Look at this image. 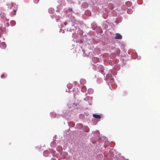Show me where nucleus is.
<instances>
[{
    "instance_id": "5",
    "label": "nucleus",
    "mask_w": 160,
    "mask_h": 160,
    "mask_svg": "<svg viewBox=\"0 0 160 160\" xmlns=\"http://www.w3.org/2000/svg\"><path fill=\"white\" fill-rule=\"evenodd\" d=\"M48 12L50 13H51V17L52 18H56V15L54 14V9L52 8H50L48 9Z\"/></svg>"
},
{
    "instance_id": "25",
    "label": "nucleus",
    "mask_w": 160,
    "mask_h": 160,
    "mask_svg": "<svg viewBox=\"0 0 160 160\" xmlns=\"http://www.w3.org/2000/svg\"><path fill=\"white\" fill-rule=\"evenodd\" d=\"M56 145V144L54 142H52L51 144V146L52 147H54Z\"/></svg>"
},
{
    "instance_id": "30",
    "label": "nucleus",
    "mask_w": 160,
    "mask_h": 160,
    "mask_svg": "<svg viewBox=\"0 0 160 160\" xmlns=\"http://www.w3.org/2000/svg\"><path fill=\"white\" fill-rule=\"evenodd\" d=\"M55 117L58 118H59V115L58 114H55Z\"/></svg>"
},
{
    "instance_id": "16",
    "label": "nucleus",
    "mask_w": 160,
    "mask_h": 160,
    "mask_svg": "<svg viewBox=\"0 0 160 160\" xmlns=\"http://www.w3.org/2000/svg\"><path fill=\"white\" fill-rule=\"evenodd\" d=\"M5 14L4 12H1L0 13V17L1 18H3L5 17Z\"/></svg>"
},
{
    "instance_id": "34",
    "label": "nucleus",
    "mask_w": 160,
    "mask_h": 160,
    "mask_svg": "<svg viewBox=\"0 0 160 160\" xmlns=\"http://www.w3.org/2000/svg\"><path fill=\"white\" fill-rule=\"evenodd\" d=\"M61 31H62V33H64V31L63 30H62L61 29H60V32H61Z\"/></svg>"
},
{
    "instance_id": "40",
    "label": "nucleus",
    "mask_w": 160,
    "mask_h": 160,
    "mask_svg": "<svg viewBox=\"0 0 160 160\" xmlns=\"http://www.w3.org/2000/svg\"><path fill=\"white\" fill-rule=\"evenodd\" d=\"M11 5L12 7L13 6V4L12 3Z\"/></svg>"
},
{
    "instance_id": "23",
    "label": "nucleus",
    "mask_w": 160,
    "mask_h": 160,
    "mask_svg": "<svg viewBox=\"0 0 160 160\" xmlns=\"http://www.w3.org/2000/svg\"><path fill=\"white\" fill-rule=\"evenodd\" d=\"M67 87L68 88L70 89L72 87V84H69L67 85Z\"/></svg>"
},
{
    "instance_id": "32",
    "label": "nucleus",
    "mask_w": 160,
    "mask_h": 160,
    "mask_svg": "<svg viewBox=\"0 0 160 160\" xmlns=\"http://www.w3.org/2000/svg\"><path fill=\"white\" fill-rule=\"evenodd\" d=\"M39 1V0H34V2L35 3H38Z\"/></svg>"
},
{
    "instance_id": "21",
    "label": "nucleus",
    "mask_w": 160,
    "mask_h": 160,
    "mask_svg": "<svg viewBox=\"0 0 160 160\" xmlns=\"http://www.w3.org/2000/svg\"><path fill=\"white\" fill-rule=\"evenodd\" d=\"M68 125H69V126H71V127H73L74 125V123L73 122H70L68 123Z\"/></svg>"
},
{
    "instance_id": "7",
    "label": "nucleus",
    "mask_w": 160,
    "mask_h": 160,
    "mask_svg": "<svg viewBox=\"0 0 160 160\" xmlns=\"http://www.w3.org/2000/svg\"><path fill=\"white\" fill-rule=\"evenodd\" d=\"M122 38V36L118 33L116 34V36L115 37V38L117 39H121Z\"/></svg>"
},
{
    "instance_id": "10",
    "label": "nucleus",
    "mask_w": 160,
    "mask_h": 160,
    "mask_svg": "<svg viewBox=\"0 0 160 160\" xmlns=\"http://www.w3.org/2000/svg\"><path fill=\"white\" fill-rule=\"evenodd\" d=\"M77 128L79 129H83L82 125L81 123H79L77 124L76 126Z\"/></svg>"
},
{
    "instance_id": "15",
    "label": "nucleus",
    "mask_w": 160,
    "mask_h": 160,
    "mask_svg": "<svg viewBox=\"0 0 160 160\" xmlns=\"http://www.w3.org/2000/svg\"><path fill=\"white\" fill-rule=\"evenodd\" d=\"M98 59L97 58L94 57L92 58V61L94 63H96L98 62Z\"/></svg>"
},
{
    "instance_id": "39",
    "label": "nucleus",
    "mask_w": 160,
    "mask_h": 160,
    "mask_svg": "<svg viewBox=\"0 0 160 160\" xmlns=\"http://www.w3.org/2000/svg\"><path fill=\"white\" fill-rule=\"evenodd\" d=\"M7 25L8 27L9 25V24L8 23H7Z\"/></svg>"
},
{
    "instance_id": "46",
    "label": "nucleus",
    "mask_w": 160,
    "mask_h": 160,
    "mask_svg": "<svg viewBox=\"0 0 160 160\" xmlns=\"http://www.w3.org/2000/svg\"><path fill=\"white\" fill-rule=\"evenodd\" d=\"M104 146L105 148H106V147L105 146V145H104Z\"/></svg>"
},
{
    "instance_id": "33",
    "label": "nucleus",
    "mask_w": 160,
    "mask_h": 160,
    "mask_svg": "<svg viewBox=\"0 0 160 160\" xmlns=\"http://www.w3.org/2000/svg\"><path fill=\"white\" fill-rule=\"evenodd\" d=\"M67 1L69 2H72V0H67Z\"/></svg>"
},
{
    "instance_id": "41",
    "label": "nucleus",
    "mask_w": 160,
    "mask_h": 160,
    "mask_svg": "<svg viewBox=\"0 0 160 160\" xmlns=\"http://www.w3.org/2000/svg\"><path fill=\"white\" fill-rule=\"evenodd\" d=\"M115 22L117 24V21H115Z\"/></svg>"
},
{
    "instance_id": "18",
    "label": "nucleus",
    "mask_w": 160,
    "mask_h": 160,
    "mask_svg": "<svg viewBox=\"0 0 160 160\" xmlns=\"http://www.w3.org/2000/svg\"><path fill=\"white\" fill-rule=\"evenodd\" d=\"M48 152H49V154L50 153H52V154H54L55 153V151H54L52 149H49V151H48Z\"/></svg>"
},
{
    "instance_id": "14",
    "label": "nucleus",
    "mask_w": 160,
    "mask_h": 160,
    "mask_svg": "<svg viewBox=\"0 0 160 160\" xmlns=\"http://www.w3.org/2000/svg\"><path fill=\"white\" fill-rule=\"evenodd\" d=\"M86 88L85 86L83 85L81 91L83 92H84L86 91Z\"/></svg>"
},
{
    "instance_id": "38",
    "label": "nucleus",
    "mask_w": 160,
    "mask_h": 160,
    "mask_svg": "<svg viewBox=\"0 0 160 160\" xmlns=\"http://www.w3.org/2000/svg\"><path fill=\"white\" fill-rule=\"evenodd\" d=\"M8 8H10V9H11V7H10V5H8Z\"/></svg>"
},
{
    "instance_id": "35",
    "label": "nucleus",
    "mask_w": 160,
    "mask_h": 160,
    "mask_svg": "<svg viewBox=\"0 0 160 160\" xmlns=\"http://www.w3.org/2000/svg\"><path fill=\"white\" fill-rule=\"evenodd\" d=\"M4 75H2L1 76V78H3L4 77Z\"/></svg>"
},
{
    "instance_id": "24",
    "label": "nucleus",
    "mask_w": 160,
    "mask_h": 160,
    "mask_svg": "<svg viewBox=\"0 0 160 160\" xmlns=\"http://www.w3.org/2000/svg\"><path fill=\"white\" fill-rule=\"evenodd\" d=\"M57 149L58 150V149H59L58 151H60L61 150V149H62V148L61 146H59L57 148Z\"/></svg>"
},
{
    "instance_id": "20",
    "label": "nucleus",
    "mask_w": 160,
    "mask_h": 160,
    "mask_svg": "<svg viewBox=\"0 0 160 160\" xmlns=\"http://www.w3.org/2000/svg\"><path fill=\"white\" fill-rule=\"evenodd\" d=\"M74 96L76 94V92L78 91V88H74L72 90Z\"/></svg>"
},
{
    "instance_id": "31",
    "label": "nucleus",
    "mask_w": 160,
    "mask_h": 160,
    "mask_svg": "<svg viewBox=\"0 0 160 160\" xmlns=\"http://www.w3.org/2000/svg\"><path fill=\"white\" fill-rule=\"evenodd\" d=\"M60 18L59 17H58L56 18V22H58V21L60 19Z\"/></svg>"
},
{
    "instance_id": "26",
    "label": "nucleus",
    "mask_w": 160,
    "mask_h": 160,
    "mask_svg": "<svg viewBox=\"0 0 160 160\" xmlns=\"http://www.w3.org/2000/svg\"><path fill=\"white\" fill-rule=\"evenodd\" d=\"M132 11L131 10L128 9L127 10V12L129 14H130L132 13Z\"/></svg>"
},
{
    "instance_id": "11",
    "label": "nucleus",
    "mask_w": 160,
    "mask_h": 160,
    "mask_svg": "<svg viewBox=\"0 0 160 160\" xmlns=\"http://www.w3.org/2000/svg\"><path fill=\"white\" fill-rule=\"evenodd\" d=\"M83 130L86 132H88L89 131V128L87 126H85L83 128Z\"/></svg>"
},
{
    "instance_id": "4",
    "label": "nucleus",
    "mask_w": 160,
    "mask_h": 160,
    "mask_svg": "<svg viewBox=\"0 0 160 160\" xmlns=\"http://www.w3.org/2000/svg\"><path fill=\"white\" fill-rule=\"evenodd\" d=\"M98 68L99 72H100L103 75H105L106 73L105 69L102 65H99L98 66Z\"/></svg>"
},
{
    "instance_id": "43",
    "label": "nucleus",
    "mask_w": 160,
    "mask_h": 160,
    "mask_svg": "<svg viewBox=\"0 0 160 160\" xmlns=\"http://www.w3.org/2000/svg\"><path fill=\"white\" fill-rule=\"evenodd\" d=\"M98 50L99 52H100V50H99V49H98Z\"/></svg>"
},
{
    "instance_id": "36",
    "label": "nucleus",
    "mask_w": 160,
    "mask_h": 160,
    "mask_svg": "<svg viewBox=\"0 0 160 160\" xmlns=\"http://www.w3.org/2000/svg\"><path fill=\"white\" fill-rule=\"evenodd\" d=\"M51 160H56V159L54 158H51Z\"/></svg>"
},
{
    "instance_id": "1",
    "label": "nucleus",
    "mask_w": 160,
    "mask_h": 160,
    "mask_svg": "<svg viewBox=\"0 0 160 160\" xmlns=\"http://www.w3.org/2000/svg\"><path fill=\"white\" fill-rule=\"evenodd\" d=\"M72 9L70 8H69L68 11H66L67 17L69 18V19L66 21L64 23V24L65 25H68L70 26H74V28L78 30L77 33L78 34L82 35L83 34L82 31L76 26L80 25V22L79 21L76 20L74 16L71 15L70 17V15L72 14Z\"/></svg>"
},
{
    "instance_id": "13",
    "label": "nucleus",
    "mask_w": 160,
    "mask_h": 160,
    "mask_svg": "<svg viewBox=\"0 0 160 160\" xmlns=\"http://www.w3.org/2000/svg\"><path fill=\"white\" fill-rule=\"evenodd\" d=\"M88 92L89 94H92L93 92V90L92 88L88 89Z\"/></svg>"
},
{
    "instance_id": "9",
    "label": "nucleus",
    "mask_w": 160,
    "mask_h": 160,
    "mask_svg": "<svg viewBox=\"0 0 160 160\" xmlns=\"http://www.w3.org/2000/svg\"><path fill=\"white\" fill-rule=\"evenodd\" d=\"M93 117L96 118L100 119L101 118V116L100 115L98 114H93Z\"/></svg>"
},
{
    "instance_id": "45",
    "label": "nucleus",
    "mask_w": 160,
    "mask_h": 160,
    "mask_svg": "<svg viewBox=\"0 0 160 160\" xmlns=\"http://www.w3.org/2000/svg\"><path fill=\"white\" fill-rule=\"evenodd\" d=\"M109 64H110V65H111V64L110 62H109Z\"/></svg>"
},
{
    "instance_id": "8",
    "label": "nucleus",
    "mask_w": 160,
    "mask_h": 160,
    "mask_svg": "<svg viewBox=\"0 0 160 160\" xmlns=\"http://www.w3.org/2000/svg\"><path fill=\"white\" fill-rule=\"evenodd\" d=\"M0 47L3 49H5L6 47V44L4 42H2L0 45Z\"/></svg>"
},
{
    "instance_id": "29",
    "label": "nucleus",
    "mask_w": 160,
    "mask_h": 160,
    "mask_svg": "<svg viewBox=\"0 0 160 160\" xmlns=\"http://www.w3.org/2000/svg\"><path fill=\"white\" fill-rule=\"evenodd\" d=\"M62 7V6L61 5L58 6L57 7V9H58H58H61Z\"/></svg>"
},
{
    "instance_id": "44",
    "label": "nucleus",
    "mask_w": 160,
    "mask_h": 160,
    "mask_svg": "<svg viewBox=\"0 0 160 160\" xmlns=\"http://www.w3.org/2000/svg\"><path fill=\"white\" fill-rule=\"evenodd\" d=\"M13 11H14V12H15L16 10H13Z\"/></svg>"
},
{
    "instance_id": "17",
    "label": "nucleus",
    "mask_w": 160,
    "mask_h": 160,
    "mask_svg": "<svg viewBox=\"0 0 160 160\" xmlns=\"http://www.w3.org/2000/svg\"><path fill=\"white\" fill-rule=\"evenodd\" d=\"M80 82L81 84H84L86 82V80L84 79H81L80 81Z\"/></svg>"
},
{
    "instance_id": "42",
    "label": "nucleus",
    "mask_w": 160,
    "mask_h": 160,
    "mask_svg": "<svg viewBox=\"0 0 160 160\" xmlns=\"http://www.w3.org/2000/svg\"><path fill=\"white\" fill-rule=\"evenodd\" d=\"M59 1H58V2H60H60L61 1V0H59Z\"/></svg>"
},
{
    "instance_id": "3",
    "label": "nucleus",
    "mask_w": 160,
    "mask_h": 160,
    "mask_svg": "<svg viewBox=\"0 0 160 160\" xmlns=\"http://www.w3.org/2000/svg\"><path fill=\"white\" fill-rule=\"evenodd\" d=\"M78 102H70L67 105L69 108H71L72 107L73 108H78Z\"/></svg>"
},
{
    "instance_id": "22",
    "label": "nucleus",
    "mask_w": 160,
    "mask_h": 160,
    "mask_svg": "<svg viewBox=\"0 0 160 160\" xmlns=\"http://www.w3.org/2000/svg\"><path fill=\"white\" fill-rule=\"evenodd\" d=\"M135 56H137V58L138 60H140L141 58V57L140 56H138L137 55V54L136 53H135Z\"/></svg>"
},
{
    "instance_id": "27",
    "label": "nucleus",
    "mask_w": 160,
    "mask_h": 160,
    "mask_svg": "<svg viewBox=\"0 0 160 160\" xmlns=\"http://www.w3.org/2000/svg\"><path fill=\"white\" fill-rule=\"evenodd\" d=\"M70 110L67 112H64V114L65 115H69V112Z\"/></svg>"
},
{
    "instance_id": "2",
    "label": "nucleus",
    "mask_w": 160,
    "mask_h": 160,
    "mask_svg": "<svg viewBox=\"0 0 160 160\" xmlns=\"http://www.w3.org/2000/svg\"><path fill=\"white\" fill-rule=\"evenodd\" d=\"M105 80L107 81V82H109L112 85H113L114 80L112 76L110 74L108 73L107 74Z\"/></svg>"
},
{
    "instance_id": "28",
    "label": "nucleus",
    "mask_w": 160,
    "mask_h": 160,
    "mask_svg": "<svg viewBox=\"0 0 160 160\" xmlns=\"http://www.w3.org/2000/svg\"><path fill=\"white\" fill-rule=\"evenodd\" d=\"M72 30H73V32H72V34H74V32H75V30L76 29H74V28H72V29H70L69 30V31L72 32Z\"/></svg>"
},
{
    "instance_id": "37",
    "label": "nucleus",
    "mask_w": 160,
    "mask_h": 160,
    "mask_svg": "<svg viewBox=\"0 0 160 160\" xmlns=\"http://www.w3.org/2000/svg\"><path fill=\"white\" fill-rule=\"evenodd\" d=\"M97 28H98L100 31H101V29L100 27H98Z\"/></svg>"
},
{
    "instance_id": "19",
    "label": "nucleus",
    "mask_w": 160,
    "mask_h": 160,
    "mask_svg": "<svg viewBox=\"0 0 160 160\" xmlns=\"http://www.w3.org/2000/svg\"><path fill=\"white\" fill-rule=\"evenodd\" d=\"M10 23L12 26H14L16 24V22L14 21H11Z\"/></svg>"
},
{
    "instance_id": "6",
    "label": "nucleus",
    "mask_w": 160,
    "mask_h": 160,
    "mask_svg": "<svg viewBox=\"0 0 160 160\" xmlns=\"http://www.w3.org/2000/svg\"><path fill=\"white\" fill-rule=\"evenodd\" d=\"M84 100L88 101V103L90 105L92 104V98L90 97H87L86 98L84 99Z\"/></svg>"
},
{
    "instance_id": "12",
    "label": "nucleus",
    "mask_w": 160,
    "mask_h": 160,
    "mask_svg": "<svg viewBox=\"0 0 160 160\" xmlns=\"http://www.w3.org/2000/svg\"><path fill=\"white\" fill-rule=\"evenodd\" d=\"M43 154L45 157H47L49 154V152L48 150H46L43 152Z\"/></svg>"
}]
</instances>
